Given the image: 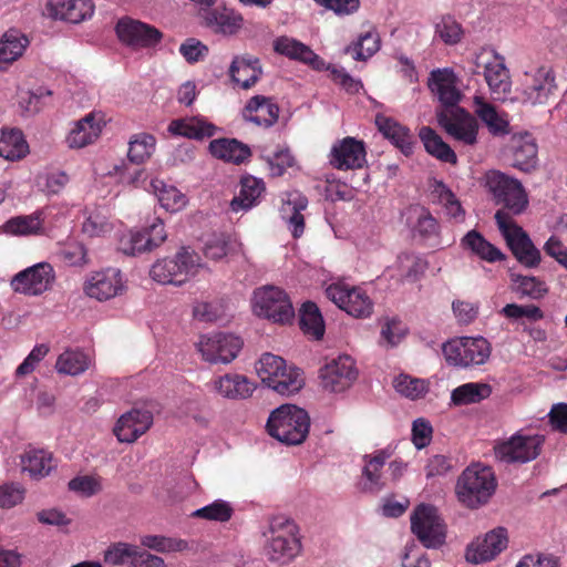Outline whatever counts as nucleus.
Wrapping results in <instances>:
<instances>
[{"mask_svg":"<svg viewBox=\"0 0 567 567\" xmlns=\"http://www.w3.org/2000/svg\"><path fill=\"white\" fill-rule=\"evenodd\" d=\"M141 545L158 553L183 551L187 543L183 539H175L162 535H144L141 537Z\"/></svg>","mask_w":567,"mask_h":567,"instance_id":"55","label":"nucleus"},{"mask_svg":"<svg viewBox=\"0 0 567 567\" xmlns=\"http://www.w3.org/2000/svg\"><path fill=\"white\" fill-rule=\"evenodd\" d=\"M156 140L147 133L135 134L130 141L127 157L134 164H143L155 151Z\"/></svg>","mask_w":567,"mask_h":567,"instance_id":"50","label":"nucleus"},{"mask_svg":"<svg viewBox=\"0 0 567 567\" xmlns=\"http://www.w3.org/2000/svg\"><path fill=\"white\" fill-rule=\"evenodd\" d=\"M419 135L429 154L442 162L456 164L457 157L455 152L442 140L440 135L435 133L434 130L429 126H423L420 130Z\"/></svg>","mask_w":567,"mask_h":567,"instance_id":"42","label":"nucleus"},{"mask_svg":"<svg viewBox=\"0 0 567 567\" xmlns=\"http://www.w3.org/2000/svg\"><path fill=\"white\" fill-rule=\"evenodd\" d=\"M179 53L188 63H196L205 59L208 48L199 40L188 38L181 44Z\"/></svg>","mask_w":567,"mask_h":567,"instance_id":"60","label":"nucleus"},{"mask_svg":"<svg viewBox=\"0 0 567 567\" xmlns=\"http://www.w3.org/2000/svg\"><path fill=\"white\" fill-rule=\"evenodd\" d=\"M437 123L454 140L474 145L477 141L478 123L464 109L440 110L436 112Z\"/></svg>","mask_w":567,"mask_h":567,"instance_id":"13","label":"nucleus"},{"mask_svg":"<svg viewBox=\"0 0 567 567\" xmlns=\"http://www.w3.org/2000/svg\"><path fill=\"white\" fill-rule=\"evenodd\" d=\"M82 230L90 237L102 236L111 230V224L102 212L95 209L89 213Z\"/></svg>","mask_w":567,"mask_h":567,"instance_id":"59","label":"nucleus"},{"mask_svg":"<svg viewBox=\"0 0 567 567\" xmlns=\"http://www.w3.org/2000/svg\"><path fill=\"white\" fill-rule=\"evenodd\" d=\"M365 146L354 137H344L333 144L330 152V164L340 171L357 169L365 164Z\"/></svg>","mask_w":567,"mask_h":567,"instance_id":"21","label":"nucleus"},{"mask_svg":"<svg viewBox=\"0 0 567 567\" xmlns=\"http://www.w3.org/2000/svg\"><path fill=\"white\" fill-rule=\"evenodd\" d=\"M243 340L233 333L213 332L203 334L195 343L204 361L212 364H228L243 348Z\"/></svg>","mask_w":567,"mask_h":567,"instance_id":"8","label":"nucleus"},{"mask_svg":"<svg viewBox=\"0 0 567 567\" xmlns=\"http://www.w3.org/2000/svg\"><path fill=\"white\" fill-rule=\"evenodd\" d=\"M374 122L383 136L399 147L404 155L412 154L415 141L409 128L383 114H377Z\"/></svg>","mask_w":567,"mask_h":567,"instance_id":"31","label":"nucleus"},{"mask_svg":"<svg viewBox=\"0 0 567 567\" xmlns=\"http://www.w3.org/2000/svg\"><path fill=\"white\" fill-rule=\"evenodd\" d=\"M395 390L402 395L415 400L426 393L427 388L423 380L400 374L393 381Z\"/></svg>","mask_w":567,"mask_h":567,"instance_id":"57","label":"nucleus"},{"mask_svg":"<svg viewBox=\"0 0 567 567\" xmlns=\"http://www.w3.org/2000/svg\"><path fill=\"white\" fill-rule=\"evenodd\" d=\"M544 443V435H528L518 432L494 447L495 456L506 464L528 463L539 456Z\"/></svg>","mask_w":567,"mask_h":567,"instance_id":"9","label":"nucleus"},{"mask_svg":"<svg viewBox=\"0 0 567 567\" xmlns=\"http://www.w3.org/2000/svg\"><path fill=\"white\" fill-rule=\"evenodd\" d=\"M265 192V183L254 176H244L240 179V190L237 196L230 202V208L233 212H247L255 205Z\"/></svg>","mask_w":567,"mask_h":567,"instance_id":"33","label":"nucleus"},{"mask_svg":"<svg viewBox=\"0 0 567 567\" xmlns=\"http://www.w3.org/2000/svg\"><path fill=\"white\" fill-rule=\"evenodd\" d=\"M167 238L164 224L156 219L151 226L138 231H127L118 240V250L127 256L151 252L159 247Z\"/></svg>","mask_w":567,"mask_h":567,"instance_id":"14","label":"nucleus"},{"mask_svg":"<svg viewBox=\"0 0 567 567\" xmlns=\"http://www.w3.org/2000/svg\"><path fill=\"white\" fill-rule=\"evenodd\" d=\"M326 296L352 317L367 318L372 313L373 302L359 287L332 284L326 289Z\"/></svg>","mask_w":567,"mask_h":567,"instance_id":"12","label":"nucleus"},{"mask_svg":"<svg viewBox=\"0 0 567 567\" xmlns=\"http://www.w3.org/2000/svg\"><path fill=\"white\" fill-rule=\"evenodd\" d=\"M243 117L258 126L270 127L278 121L279 106L271 97L255 95L246 104Z\"/></svg>","mask_w":567,"mask_h":567,"instance_id":"28","label":"nucleus"},{"mask_svg":"<svg viewBox=\"0 0 567 567\" xmlns=\"http://www.w3.org/2000/svg\"><path fill=\"white\" fill-rule=\"evenodd\" d=\"M457 79L451 69H436L430 73L427 86L437 96L442 110L461 109L458 102L462 93L456 87Z\"/></svg>","mask_w":567,"mask_h":567,"instance_id":"20","label":"nucleus"},{"mask_svg":"<svg viewBox=\"0 0 567 567\" xmlns=\"http://www.w3.org/2000/svg\"><path fill=\"white\" fill-rule=\"evenodd\" d=\"M301 330L316 340H320L324 334V322L318 306L311 301L302 305L299 313Z\"/></svg>","mask_w":567,"mask_h":567,"instance_id":"46","label":"nucleus"},{"mask_svg":"<svg viewBox=\"0 0 567 567\" xmlns=\"http://www.w3.org/2000/svg\"><path fill=\"white\" fill-rule=\"evenodd\" d=\"M214 390L224 398L239 400L250 396L255 386L245 375L228 373L214 381Z\"/></svg>","mask_w":567,"mask_h":567,"instance_id":"34","label":"nucleus"},{"mask_svg":"<svg viewBox=\"0 0 567 567\" xmlns=\"http://www.w3.org/2000/svg\"><path fill=\"white\" fill-rule=\"evenodd\" d=\"M358 378L354 360L350 355H339L320 369L322 386L330 392H343Z\"/></svg>","mask_w":567,"mask_h":567,"instance_id":"15","label":"nucleus"},{"mask_svg":"<svg viewBox=\"0 0 567 567\" xmlns=\"http://www.w3.org/2000/svg\"><path fill=\"white\" fill-rule=\"evenodd\" d=\"M151 187L161 206L167 212H179L187 205L186 195L175 186L168 185L162 179H152Z\"/></svg>","mask_w":567,"mask_h":567,"instance_id":"40","label":"nucleus"},{"mask_svg":"<svg viewBox=\"0 0 567 567\" xmlns=\"http://www.w3.org/2000/svg\"><path fill=\"white\" fill-rule=\"evenodd\" d=\"M200 257L189 247H182L174 258L158 259L150 270L153 280L162 285L181 286L200 267Z\"/></svg>","mask_w":567,"mask_h":567,"instance_id":"4","label":"nucleus"},{"mask_svg":"<svg viewBox=\"0 0 567 567\" xmlns=\"http://www.w3.org/2000/svg\"><path fill=\"white\" fill-rule=\"evenodd\" d=\"M101 133V125L95 121L93 114H87L78 121L75 127L70 132L66 142L71 148H82L96 141Z\"/></svg>","mask_w":567,"mask_h":567,"instance_id":"38","label":"nucleus"},{"mask_svg":"<svg viewBox=\"0 0 567 567\" xmlns=\"http://www.w3.org/2000/svg\"><path fill=\"white\" fill-rule=\"evenodd\" d=\"M29 45L28 38L18 30H9L0 40V61L11 63L22 55Z\"/></svg>","mask_w":567,"mask_h":567,"instance_id":"47","label":"nucleus"},{"mask_svg":"<svg viewBox=\"0 0 567 567\" xmlns=\"http://www.w3.org/2000/svg\"><path fill=\"white\" fill-rule=\"evenodd\" d=\"M274 50L279 54L309 64L315 70H323L326 68L324 61L318 54H316L308 45L295 39L288 37H280L276 39L274 42Z\"/></svg>","mask_w":567,"mask_h":567,"instance_id":"30","label":"nucleus"},{"mask_svg":"<svg viewBox=\"0 0 567 567\" xmlns=\"http://www.w3.org/2000/svg\"><path fill=\"white\" fill-rule=\"evenodd\" d=\"M494 218L515 258L525 267L534 268L538 266L542 255L528 234L504 210H497Z\"/></svg>","mask_w":567,"mask_h":567,"instance_id":"5","label":"nucleus"},{"mask_svg":"<svg viewBox=\"0 0 567 567\" xmlns=\"http://www.w3.org/2000/svg\"><path fill=\"white\" fill-rule=\"evenodd\" d=\"M55 467L52 454L43 450H30L21 455V468L33 478H42Z\"/></svg>","mask_w":567,"mask_h":567,"instance_id":"39","label":"nucleus"},{"mask_svg":"<svg viewBox=\"0 0 567 567\" xmlns=\"http://www.w3.org/2000/svg\"><path fill=\"white\" fill-rule=\"evenodd\" d=\"M411 530L426 548H437L445 542V524L432 505L416 506L411 515Z\"/></svg>","mask_w":567,"mask_h":567,"instance_id":"10","label":"nucleus"},{"mask_svg":"<svg viewBox=\"0 0 567 567\" xmlns=\"http://www.w3.org/2000/svg\"><path fill=\"white\" fill-rule=\"evenodd\" d=\"M69 488L84 496H92L101 491V484L92 476H76L69 482Z\"/></svg>","mask_w":567,"mask_h":567,"instance_id":"63","label":"nucleus"},{"mask_svg":"<svg viewBox=\"0 0 567 567\" xmlns=\"http://www.w3.org/2000/svg\"><path fill=\"white\" fill-rule=\"evenodd\" d=\"M514 281L518 284L522 295L533 299L542 298L547 292L545 282L536 277L517 276Z\"/></svg>","mask_w":567,"mask_h":567,"instance_id":"61","label":"nucleus"},{"mask_svg":"<svg viewBox=\"0 0 567 567\" xmlns=\"http://www.w3.org/2000/svg\"><path fill=\"white\" fill-rule=\"evenodd\" d=\"M435 33L445 44L453 45L461 41L463 30L461 24L454 19L451 17H444L436 24Z\"/></svg>","mask_w":567,"mask_h":567,"instance_id":"58","label":"nucleus"},{"mask_svg":"<svg viewBox=\"0 0 567 567\" xmlns=\"http://www.w3.org/2000/svg\"><path fill=\"white\" fill-rule=\"evenodd\" d=\"M486 83L496 100H505L511 91V76L504 59L495 54L484 64Z\"/></svg>","mask_w":567,"mask_h":567,"instance_id":"29","label":"nucleus"},{"mask_svg":"<svg viewBox=\"0 0 567 567\" xmlns=\"http://www.w3.org/2000/svg\"><path fill=\"white\" fill-rule=\"evenodd\" d=\"M409 213L416 219L413 224L414 234H417L423 238L437 234L439 224L425 207L414 206L409 209Z\"/></svg>","mask_w":567,"mask_h":567,"instance_id":"54","label":"nucleus"},{"mask_svg":"<svg viewBox=\"0 0 567 567\" xmlns=\"http://www.w3.org/2000/svg\"><path fill=\"white\" fill-rule=\"evenodd\" d=\"M486 186L497 204H502L509 216L519 215L528 204L527 195L519 181L498 171L486 174Z\"/></svg>","mask_w":567,"mask_h":567,"instance_id":"7","label":"nucleus"},{"mask_svg":"<svg viewBox=\"0 0 567 567\" xmlns=\"http://www.w3.org/2000/svg\"><path fill=\"white\" fill-rule=\"evenodd\" d=\"M90 367V358L82 351L66 350L56 360L55 369L61 374L79 375Z\"/></svg>","mask_w":567,"mask_h":567,"instance_id":"48","label":"nucleus"},{"mask_svg":"<svg viewBox=\"0 0 567 567\" xmlns=\"http://www.w3.org/2000/svg\"><path fill=\"white\" fill-rule=\"evenodd\" d=\"M266 427L268 434L279 442L298 445L308 436L310 417L306 410L284 404L271 412Z\"/></svg>","mask_w":567,"mask_h":567,"instance_id":"1","label":"nucleus"},{"mask_svg":"<svg viewBox=\"0 0 567 567\" xmlns=\"http://www.w3.org/2000/svg\"><path fill=\"white\" fill-rule=\"evenodd\" d=\"M491 393L492 388L489 384L470 382L455 388L451 393V401L454 405H467L487 399Z\"/></svg>","mask_w":567,"mask_h":567,"instance_id":"45","label":"nucleus"},{"mask_svg":"<svg viewBox=\"0 0 567 567\" xmlns=\"http://www.w3.org/2000/svg\"><path fill=\"white\" fill-rule=\"evenodd\" d=\"M308 206V199L299 194H290L280 209L282 218L287 221L295 238L300 237L305 230V218L301 214Z\"/></svg>","mask_w":567,"mask_h":567,"instance_id":"37","label":"nucleus"},{"mask_svg":"<svg viewBox=\"0 0 567 567\" xmlns=\"http://www.w3.org/2000/svg\"><path fill=\"white\" fill-rule=\"evenodd\" d=\"M462 245L480 258L494 262L504 259L502 251L487 241L481 233L470 230L462 239Z\"/></svg>","mask_w":567,"mask_h":567,"instance_id":"44","label":"nucleus"},{"mask_svg":"<svg viewBox=\"0 0 567 567\" xmlns=\"http://www.w3.org/2000/svg\"><path fill=\"white\" fill-rule=\"evenodd\" d=\"M442 351L450 365L466 368L484 364L491 355V344L483 337H461L445 342Z\"/></svg>","mask_w":567,"mask_h":567,"instance_id":"6","label":"nucleus"},{"mask_svg":"<svg viewBox=\"0 0 567 567\" xmlns=\"http://www.w3.org/2000/svg\"><path fill=\"white\" fill-rule=\"evenodd\" d=\"M133 547H134V545H131L127 543L120 542V543L113 544L104 553L105 563L114 565V566L123 565L124 563H126L128 560L130 556L133 555L132 554Z\"/></svg>","mask_w":567,"mask_h":567,"instance_id":"62","label":"nucleus"},{"mask_svg":"<svg viewBox=\"0 0 567 567\" xmlns=\"http://www.w3.org/2000/svg\"><path fill=\"white\" fill-rule=\"evenodd\" d=\"M389 450H379L373 454H365L363 456V468L360 482V488L367 493H378L385 486V481L382 475V467L385 462L391 457Z\"/></svg>","mask_w":567,"mask_h":567,"instance_id":"26","label":"nucleus"},{"mask_svg":"<svg viewBox=\"0 0 567 567\" xmlns=\"http://www.w3.org/2000/svg\"><path fill=\"white\" fill-rule=\"evenodd\" d=\"M286 365V361L281 357L272 353H264L256 363V372L261 382L271 389L277 377L284 371Z\"/></svg>","mask_w":567,"mask_h":567,"instance_id":"49","label":"nucleus"},{"mask_svg":"<svg viewBox=\"0 0 567 567\" xmlns=\"http://www.w3.org/2000/svg\"><path fill=\"white\" fill-rule=\"evenodd\" d=\"M432 437V426L424 419H417L412 426V441L417 450L427 446Z\"/></svg>","mask_w":567,"mask_h":567,"instance_id":"64","label":"nucleus"},{"mask_svg":"<svg viewBox=\"0 0 567 567\" xmlns=\"http://www.w3.org/2000/svg\"><path fill=\"white\" fill-rule=\"evenodd\" d=\"M153 424V414L148 410L132 409L121 415L113 432L122 443H133Z\"/></svg>","mask_w":567,"mask_h":567,"instance_id":"22","label":"nucleus"},{"mask_svg":"<svg viewBox=\"0 0 567 567\" xmlns=\"http://www.w3.org/2000/svg\"><path fill=\"white\" fill-rule=\"evenodd\" d=\"M123 289L121 271L116 268H107L93 274L84 287L89 297L100 301L116 297Z\"/></svg>","mask_w":567,"mask_h":567,"instance_id":"24","label":"nucleus"},{"mask_svg":"<svg viewBox=\"0 0 567 567\" xmlns=\"http://www.w3.org/2000/svg\"><path fill=\"white\" fill-rule=\"evenodd\" d=\"M4 230L8 234L28 236L39 234L42 229V220L40 214H31L25 216H17L9 219L4 224Z\"/></svg>","mask_w":567,"mask_h":567,"instance_id":"53","label":"nucleus"},{"mask_svg":"<svg viewBox=\"0 0 567 567\" xmlns=\"http://www.w3.org/2000/svg\"><path fill=\"white\" fill-rule=\"evenodd\" d=\"M473 102L475 114L487 126L489 133L493 135H504L509 132L508 121L499 115L492 104L485 102L484 97L476 95Z\"/></svg>","mask_w":567,"mask_h":567,"instance_id":"41","label":"nucleus"},{"mask_svg":"<svg viewBox=\"0 0 567 567\" xmlns=\"http://www.w3.org/2000/svg\"><path fill=\"white\" fill-rule=\"evenodd\" d=\"M380 49V38L378 32L371 30L361 34L359 40L352 45L347 47L346 52L351 53L357 61H365Z\"/></svg>","mask_w":567,"mask_h":567,"instance_id":"52","label":"nucleus"},{"mask_svg":"<svg viewBox=\"0 0 567 567\" xmlns=\"http://www.w3.org/2000/svg\"><path fill=\"white\" fill-rule=\"evenodd\" d=\"M505 155L512 165L522 172L528 173L537 166V145L529 134L513 135Z\"/></svg>","mask_w":567,"mask_h":567,"instance_id":"23","label":"nucleus"},{"mask_svg":"<svg viewBox=\"0 0 567 567\" xmlns=\"http://www.w3.org/2000/svg\"><path fill=\"white\" fill-rule=\"evenodd\" d=\"M496 485L492 468L476 464L463 471L457 478L455 491L463 505L468 508H477L488 502Z\"/></svg>","mask_w":567,"mask_h":567,"instance_id":"2","label":"nucleus"},{"mask_svg":"<svg viewBox=\"0 0 567 567\" xmlns=\"http://www.w3.org/2000/svg\"><path fill=\"white\" fill-rule=\"evenodd\" d=\"M53 280L52 266L40 262L18 272L11 280V287L16 292L39 296L50 289Z\"/></svg>","mask_w":567,"mask_h":567,"instance_id":"16","label":"nucleus"},{"mask_svg":"<svg viewBox=\"0 0 567 567\" xmlns=\"http://www.w3.org/2000/svg\"><path fill=\"white\" fill-rule=\"evenodd\" d=\"M254 311L278 323L289 322L295 313L288 296L277 287H264L255 291Z\"/></svg>","mask_w":567,"mask_h":567,"instance_id":"11","label":"nucleus"},{"mask_svg":"<svg viewBox=\"0 0 567 567\" xmlns=\"http://www.w3.org/2000/svg\"><path fill=\"white\" fill-rule=\"evenodd\" d=\"M47 10L51 18L80 23L94 12L92 0H48Z\"/></svg>","mask_w":567,"mask_h":567,"instance_id":"25","label":"nucleus"},{"mask_svg":"<svg viewBox=\"0 0 567 567\" xmlns=\"http://www.w3.org/2000/svg\"><path fill=\"white\" fill-rule=\"evenodd\" d=\"M234 509L229 503L217 499L209 505H206L202 508L196 509L192 515L194 517L207 519V520H216L220 523L228 522L233 516Z\"/></svg>","mask_w":567,"mask_h":567,"instance_id":"56","label":"nucleus"},{"mask_svg":"<svg viewBox=\"0 0 567 567\" xmlns=\"http://www.w3.org/2000/svg\"><path fill=\"white\" fill-rule=\"evenodd\" d=\"M261 72L259 59L248 54L235 56L229 68L233 82L245 90L255 85Z\"/></svg>","mask_w":567,"mask_h":567,"instance_id":"32","label":"nucleus"},{"mask_svg":"<svg viewBox=\"0 0 567 567\" xmlns=\"http://www.w3.org/2000/svg\"><path fill=\"white\" fill-rule=\"evenodd\" d=\"M115 30L123 43L134 48L154 47L163 37L158 29L131 18L118 20Z\"/></svg>","mask_w":567,"mask_h":567,"instance_id":"18","label":"nucleus"},{"mask_svg":"<svg viewBox=\"0 0 567 567\" xmlns=\"http://www.w3.org/2000/svg\"><path fill=\"white\" fill-rule=\"evenodd\" d=\"M213 156L234 164H241L251 156L247 144L235 138H219L209 143Z\"/></svg>","mask_w":567,"mask_h":567,"instance_id":"35","label":"nucleus"},{"mask_svg":"<svg viewBox=\"0 0 567 567\" xmlns=\"http://www.w3.org/2000/svg\"><path fill=\"white\" fill-rule=\"evenodd\" d=\"M29 152L28 144L20 130L10 128L0 132V156L17 161L24 157Z\"/></svg>","mask_w":567,"mask_h":567,"instance_id":"43","label":"nucleus"},{"mask_svg":"<svg viewBox=\"0 0 567 567\" xmlns=\"http://www.w3.org/2000/svg\"><path fill=\"white\" fill-rule=\"evenodd\" d=\"M199 14L207 28L212 29L217 34L226 37L237 34L244 25L243 16L230 8H212L206 4H200Z\"/></svg>","mask_w":567,"mask_h":567,"instance_id":"19","label":"nucleus"},{"mask_svg":"<svg viewBox=\"0 0 567 567\" xmlns=\"http://www.w3.org/2000/svg\"><path fill=\"white\" fill-rule=\"evenodd\" d=\"M507 543L505 528L498 527L493 529L475 547L467 549L466 559L473 564L489 561L507 547Z\"/></svg>","mask_w":567,"mask_h":567,"instance_id":"27","label":"nucleus"},{"mask_svg":"<svg viewBox=\"0 0 567 567\" xmlns=\"http://www.w3.org/2000/svg\"><path fill=\"white\" fill-rule=\"evenodd\" d=\"M305 384L302 372L296 367H287L279 373L272 390L281 395L297 393Z\"/></svg>","mask_w":567,"mask_h":567,"instance_id":"51","label":"nucleus"},{"mask_svg":"<svg viewBox=\"0 0 567 567\" xmlns=\"http://www.w3.org/2000/svg\"><path fill=\"white\" fill-rule=\"evenodd\" d=\"M264 553L271 561L287 564L300 553L301 544L295 535V525L288 519L274 517L262 532Z\"/></svg>","mask_w":567,"mask_h":567,"instance_id":"3","label":"nucleus"},{"mask_svg":"<svg viewBox=\"0 0 567 567\" xmlns=\"http://www.w3.org/2000/svg\"><path fill=\"white\" fill-rule=\"evenodd\" d=\"M556 90L555 74L548 66H539L525 72L523 81V101L532 105L546 104Z\"/></svg>","mask_w":567,"mask_h":567,"instance_id":"17","label":"nucleus"},{"mask_svg":"<svg viewBox=\"0 0 567 567\" xmlns=\"http://www.w3.org/2000/svg\"><path fill=\"white\" fill-rule=\"evenodd\" d=\"M216 127L199 117L174 120L168 125V132L188 138L202 140L215 134Z\"/></svg>","mask_w":567,"mask_h":567,"instance_id":"36","label":"nucleus"}]
</instances>
